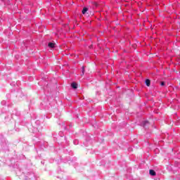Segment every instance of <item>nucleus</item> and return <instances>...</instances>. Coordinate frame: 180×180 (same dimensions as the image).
Wrapping results in <instances>:
<instances>
[{
	"instance_id": "1",
	"label": "nucleus",
	"mask_w": 180,
	"mask_h": 180,
	"mask_svg": "<svg viewBox=\"0 0 180 180\" xmlns=\"http://www.w3.org/2000/svg\"><path fill=\"white\" fill-rule=\"evenodd\" d=\"M48 47L50 49H54V47H56V43L49 42L48 44Z\"/></svg>"
},
{
	"instance_id": "2",
	"label": "nucleus",
	"mask_w": 180,
	"mask_h": 180,
	"mask_svg": "<svg viewBox=\"0 0 180 180\" xmlns=\"http://www.w3.org/2000/svg\"><path fill=\"white\" fill-rule=\"evenodd\" d=\"M71 86L73 89H77V88H78V84H77L76 82H72L71 84Z\"/></svg>"
},
{
	"instance_id": "3",
	"label": "nucleus",
	"mask_w": 180,
	"mask_h": 180,
	"mask_svg": "<svg viewBox=\"0 0 180 180\" xmlns=\"http://www.w3.org/2000/svg\"><path fill=\"white\" fill-rule=\"evenodd\" d=\"M149 174L150 175H152V176H155V175H157V173L155 172V171L153 169L149 170Z\"/></svg>"
},
{
	"instance_id": "4",
	"label": "nucleus",
	"mask_w": 180,
	"mask_h": 180,
	"mask_svg": "<svg viewBox=\"0 0 180 180\" xmlns=\"http://www.w3.org/2000/svg\"><path fill=\"white\" fill-rule=\"evenodd\" d=\"M86 12H88V8L84 7V8H83V10L82 11V13L83 15H85V14L86 13Z\"/></svg>"
},
{
	"instance_id": "5",
	"label": "nucleus",
	"mask_w": 180,
	"mask_h": 180,
	"mask_svg": "<svg viewBox=\"0 0 180 180\" xmlns=\"http://www.w3.org/2000/svg\"><path fill=\"white\" fill-rule=\"evenodd\" d=\"M146 84L148 86H150V85H151V81H150V79H147L146 80Z\"/></svg>"
},
{
	"instance_id": "6",
	"label": "nucleus",
	"mask_w": 180,
	"mask_h": 180,
	"mask_svg": "<svg viewBox=\"0 0 180 180\" xmlns=\"http://www.w3.org/2000/svg\"><path fill=\"white\" fill-rule=\"evenodd\" d=\"M82 75H84L85 74V66L82 67Z\"/></svg>"
},
{
	"instance_id": "7",
	"label": "nucleus",
	"mask_w": 180,
	"mask_h": 180,
	"mask_svg": "<svg viewBox=\"0 0 180 180\" xmlns=\"http://www.w3.org/2000/svg\"><path fill=\"white\" fill-rule=\"evenodd\" d=\"M146 124H150V122L148 121H145L143 122V127H146Z\"/></svg>"
},
{
	"instance_id": "8",
	"label": "nucleus",
	"mask_w": 180,
	"mask_h": 180,
	"mask_svg": "<svg viewBox=\"0 0 180 180\" xmlns=\"http://www.w3.org/2000/svg\"><path fill=\"white\" fill-rule=\"evenodd\" d=\"M160 85H161V86H164V85H165V82H161Z\"/></svg>"
},
{
	"instance_id": "9",
	"label": "nucleus",
	"mask_w": 180,
	"mask_h": 180,
	"mask_svg": "<svg viewBox=\"0 0 180 180\" xmlns=\"http://www.w3.org/2000/svg\"><path fill=\"white\" fill-rule=\"evenodd\" d=\"M93 5H95V6H98V4L96 2H93Z\"/></svg>"
}]
</instances>
